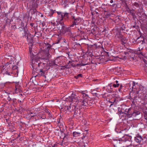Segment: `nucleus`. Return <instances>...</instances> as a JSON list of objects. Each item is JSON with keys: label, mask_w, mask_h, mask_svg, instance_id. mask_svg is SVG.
Listing matches in <instances>:
<instances>
[{"label": "nucleus", "mask_w": 147, "mask_h": 147, "mask_svg": "<svg viewBox=\"0 0 147 147\" xmlns=\"http://www.w3.org/2000/svg\"><path fill=\"white\" fill-rule=\"evenodd\" d=\"M37 49L36 47H29V51L30 53V57L31 58V56H37L36 55H34L33 52L36 53V51Z\"/></svg>", "instance_id": "nucleus-10"}, {"label": "nucleus", "mask_w": 147, "mask_h": 147, "mask_svg": "<svg viewBox=\"0 0 147 147\" xmlns=\"http://www.w3.org/2000/svg\"><path fill=\"white\" fill-rule=\"evenodd\" d=\"M87 49L88 50L86 53L87 54H90V53L91 55L93 49V48L92 47H88Z\"/></svg>", "instance_id": "nucleus-16"}, {"label": "nucleus", "mask_w": 147, "mask_h": 147, "mask_svg": "<svg viewBox=\"0 0 147 147\" xmlns=\"http://www.w3.org/2000/svg\"><path fill=\"white\" fill-rule=\"evenodd\" d=\"M124 49L126 51H124V53L126 55V54L128 53L129 54L130 53H135V52H137L138 51H140L141 50L143 49V48L141 47V48H139L138 49L135 50V51L132 50L131 49H129V48H126V47H123Z\"/></svg>", "instance_id": "nucleus-9"}, {"label": "nucleus", "mask_w": 147, "mask_h": 147, "mask_svg": "<svg viewBox=\"0 0 147 147\" xmlns=\"http://www.w3.org/2000/svg\"><path fill=\"white\" fill-rule=\"evenodd\" d=\"M80 134V133L79 132H74L73 133V136L74 137H77L79 135V134Z\"/></svg>", "instance_id": "nucleus-19"}, {"label": "nucleus", "mask_w": 147, "mask_h": 147, "mask_svg": "<svg viewBox=\"0 0 147 147\" xmlns=\"http://www.w3.org/2000/svg\"><path fill=\"white\" fill-rule=\"evenodd\" d=\"M14 67H15V68H14V69H16V66H15L14 67H13L12 68H13Z\"/></svg>", "instance_id": "nucleus-37"}, {"label": "nucleus", "mask_w": 147, "mask_h": 147, "mask_svg": "<svg viewBox=\"0 0 147 147\" xmlns=\"http://www.w3.org/2000/svg\"><path fill=\"white\" fill-rule=\"evenodd\" d=\"M31 26H33V23H30V24Z\"/></svg>", "instance_id": "nucleus-32"}, {"label": "nucleus", "mask_w": 147, "mask_h": 147, "mask_svg": "<svg viewBox=\"0 0 147 147\" xmlns=\"http://www.w3.org/2000/svg\"><path fill=\"white\" fill-rule=\"evenodd\" d=\"M72 18L74 20L73 21V24L71 26V27H73L74 25H78L81 22V20L80 18H75L74 16H73Z\"/></svg>", "instance_id": "nucleus-11"}, {"label": "nucleus", "mask_w": 147, "mask_h": 147, "mask_svg": "<svg viewBox=\"0 0 147 147\" xmlns=\"http://www.w3.org/2000/svg\"><path fill=\"white\" fill-rule=\"evenodd\" d=\"M10 65H11V64H10V65H9V67H10Z\"/></svg>", "instance_id": "nucleus-40"}, {"label": "nucleus", "mask_w": 147, "mask_h": 147, "mask_svg": "<svg viewBox=\"0 0 147 147\" xmlns=\"http://www.w3.org/2000/svg\"><path fill=\"white\" fill-rule=\"evenodd\" d=\"M67 99V100H69L70 102H72V104L73 105L76 104L77 106H81V105H79V102H80V97L79 96H77L75 94L72 93L71 96H69L68 98H66Z\"/></svg>", "instance_id": "nucleus-6"}, {"label": "nucleus", "mask_w": 147, "mask_h": 147, "mask_svg": "<svg viewBox=\"0 0 147 147\" xmlns=\"http://www.w3.org/2000/svg\"><path fill=\"white\" fill-rule=\"evenodd\" d=\"M145 115H146V116H146V118L145 119H147V114H146Z\"/></svg>", "instance_id": "nucleus-34"}, {"label": "nucleus", "mask_w": 147, "mask_h": 147, "mask_svg": "<svg viewBox=\"0 0 147 147\" xmlns=\"http://www.w3.org/2000/svg\"><path fill=\"white\" fill-rule=\"evenodd\" d=\"M82 75L81 74H78L77 76H75V77L76 79H78V78L79 77H82Z\"/></svg>", "instance_id": "nucleus-20"}, {"label": "nucleus", "mask_w": 147, "mask_h": 147, "mask_svg": "<svg viewBox=\"0 0 147 147\" xmlns=\"http://www.w3.org/2000/svg\"><path fill=\"white\" fill-rule=\"evenodd\" d=\"M77 107H79L78 106H77L76 104L73 105L71 104L70 105L69 107L67 106V109L71 112L73 111H74L75 109H76V108Z\"/></svg>", "instance_id": "nucleus-12"}, {"label": "nucleus", "mask_w": 147, "mask_h": 147, "mask_svg": "<svg viewBox=\"0 0 147 147\" xmlns=\"http://www.w3.org/2000/svg\"><path fill=\"white\" fill-rule=\"evenodd\" d=\"M131 110L130 109H127V107L124 105H122L120 107L118 108V114L121 115L122 114H124L127 115L128 117H130L132 116V115H134V112L133 113H130V111Z\"/></svg>", "instance_id": "nucleus-4"}, {"label": "nucleus", "mask_w": 147, "mask_h": 147, "mask_svg": "<svg viewBox=\"0 0 147 147\" xmlns=\"http://www.w3.org/2000/svg\"><path fill=\"white\" fill-rule=\"evenodd\" d=\"M84 132H86V134L87 133V131L86 130Z\"/></svg>", "instance_id": "nucleus-39"}, {"label": "nucleus", "mask_w": 147, "mask_h": 147, "mask_svg": "<svg viewBox=\"0 0 147 147\" xmlns=\"http://www.w3.org/2000/svg\"><path fill=\"white\" fill-rule=\"evenodd\" d=\"M11 57V56H10V55H8V56H7V57L6 58H7L8 59H9V58L10 57Z\"/></svg>", "instance_id": "nucleus-26"}, {"label": "nucleus", "mask_w": 147, "mask_h": 147, "mask_svg": "<svg viewBox=\"0 0 147 147\" xmlns=\"http://www.w3.org/2000/svg\"><path fill=\"white\" fill-rule=\"evenodd\" d=\"M6 67L5 66H0V74L2 72H3V74H4L6 72L7 74H8V75H9V73L8 72L6 71V69H5Z\"/></svg>", "instance_id": "nucleus-14"}, {"label": "nucleus", "mask_w": 147, "mask_h": 147, "mask_svg": "<svg viewBox=\"0 0 147 147\" xmlns=\"http://www.w3.org/2000/svg\"><path fill=\"white\" fill-rule=\"evenodd\" d=\"M134 5L136 6H137L138 5V3H134Z\"/></svg>", "instance_id": "nucleus-28"}, {"label": "nucleus", "mask_w": 147, "mask_h": 147, "mask_svg": "<svg viewBox=\"0 0 147 147\" xmlns=\"http://www.w3.org/2000/svg\"><path fill=\"white\" fill-rule=\"evenodd\" d=\"M142 142L144 143L147 140V136H144L142 137Z\"/></svg>", "instance_id": "nucleus-18"}, {"label": "nucleus", "mask_w": 147, "mask_h": 147, "mask_svg": "<svg viewBox=\"0 0 147 147\" xmlns=\"http://www.w3.org/2000/svg\"><path fill=\"white\" fill-rule=\"evenodd\" d=\"M95 91L94 90L92 91V93L93 94H95L96 95L97 94V93L96 92H95L94 91Z\"/></svg>", "instance_id": "nucleus-23"}, {"label": "nucleus", "mask_w": 147, "mask_h": 147, "mask_svg": "<svg viewBox=\"0 0 147 147\" xmlns=\"http://www.w3.org/2000/svg\"><path fill=\"white\" fill-rule=\"evenodd\" d=\"M46 112H47V113H48L49 114L50 113L49 112L48 110H47L46 111Z\"/></svg>", "instance_id": "nucleus-33"}, {"label": "nucleus", "mask_w": 147, "mask_h": 147, "mask_svg": "<svg viewBox=\"0 0 147 147\" xmlns=\"http://www.w3.org/2000/svg\"><path fill=\"white\" fill-rule=\"evenodd\" d=\"M86 65L85 64H82L81 65V66H84V65Z\"/></svg>", "instance_id": "nucleus-31"}, {"label": "nucleus", "mask_w": 147, "mask_h": 147, "mask_svg": "<svg viewBox=\"0 0 147 147\" xmlns=\"http://www.w3.org/2000/svg\"><path fill=\"white\" fill-rule=\"evenodd\" d=\"M142 90H143V88H142Z\"/></svg>", "instance_id": "nucleus-46"}, {"label": "nucleus", "mask_w": 147, "mask_h": 147, "mask_svg": "<svg viewBox=\"0 0 147 147\" xmlns=\"http://www.w3.org/2000/svg\"><path fill=\"white\" fill-rule=\"evenodd\" d=\"M36 72L38 74L36 75V76H34L35 77H36L37 76L39 75L41 76H43L45 78H46V76L44 75L45 74V72L44 71L43 69H40L38 72Z\"/></svg>", "instance_id": "nucleus-13"}, {"label": "nucleus", "mask_w": 147, "mask_h": 147, "mask_svg": "<svg viewBox=\"0 0 147 147\" xmlns=\"http://www.w3.org/2000/svg\"><path fill=\"white\" fill-rule=\"evenodd\" d=\"M65 136L64 137V138H67L68 136L67 135V134H64Z\"/></svg>", "instance_id": "nucleus-24"}, {"label": "nucleus", "mask_w": 147, "mask_h": 147, "mask_svg": "<svg viewBox=\"0 0 147 147\" xmlns=\"http://www.w3.org/2000/svg\"><path fill=\"white\" fill-rule=\"evenodd\" d=\"M135 85V82H132V85L133 86H134Z\"/></svg>", "instance_id": "nucleus-27"}, {"label": "nucleus", "mask_w": 147, "mask_h": 147, "mask_svg": "<svg viewBox=\"0 0 147 147\" xmlns=\"http://www.w3.org/2000/svg\"><path fill=\"white\" fill-rule=\"evenodd\" d=\"M11 98L9 97V96L8 97L7 99L9 101L11 100Z\"/></svg>", "instance_id": "nucleus-25"}, {"label": "nucleus", "mask_w": 147, "mask_h": 147, "mask_svg": "<svg viewBox=\"0 0 147 147\" xmlns=\"http://www.w3.org/2000/svg\"><path fill=\"white\" fill-rule=\"evenodd\" d=\"M146 92L144 91L142 92L141 88L138 91L136 92H131L129 94L130 96L132 99L134 100H137V97L141 98L144 95L146 94Z\"/></svg>", "instance_id": "nucleus-7"}, {"label": "nucleus", "mask_w": 147, "mask_h": 147, "mask_svg": "<svg viewBox=\"0 0 147 147\" xmlns=\"http://www.w3.org/2000/svg\"><path fill=\"white\" fill-rule=\"evenodd\" d=\"M50 49V47H42L38 53L37 56H31L32 64L31 66L33 68V71L36 72L38 70H36V67L38 66L39 68L40 66L42 67L44 63L41 62L38 63V60L39 59H45L48 58L49 55V51Z\"/></svg>", "instance_id": "nucleus-1"}, {"label": "nucleus", "mask_w": 147, "mask_h": 147, "mask_svg": "<svg viewBox=\"0 0 147 147\" xmlns=\"http://www.w3.org/2000/svg\"><path fill=\"white\" fill-rule=\"evenodd\" d=\"M118 82L116 80V83L117 84H118Z\"/></svg>", "instance_id": "nucleus-36"}, {"label": "nucleus", "mask_w": 147, "mask_h": 147, "mask_svg": "<svg viewBox=\"0 0 147 147\" xmlns=\"http://www.w3.org/2000/svg\"><path fill=\"white\" fill-rule=\"evenodd\" d=\"M38 110V109H37V108H36V109H35V111H37Z\"/></svg>", "instance_id": "nucleus-38"}, {"label": "nucleus", "mask_w": 147, "mask_h": 147, "mask_svg": "<svg viewBox=\"0 0 147 147\" xmlns=\"http://www.w3.org/2000/svg\"><path fill=\"white\" fill-rule=\"evenodd\" d=\"M139 54H142V53L141 52H139Z\"/></svg>", "instance_id": "nucleus-35"}, {"label": "nucleus", "mask_w": 147, "mask_h": 147, "mask_svg": "<svg viewBox=\"0 0 147 147\" xmlns=\"http://www.w3.org/2000/svg\"><path fill=\"white\" fill-rule=\"evenodd\" d=\"M31 114H32L33 113H32V112H31Z\"/></svg>", "instance_id": "nucleus-44"}, {"label": "nucleus", "mask_w": 147, "mask_h": 147, "mask_svg": "<svg viewBox=\"0 0 147 147\" xmlns=\"http://www.w3.org/2000/svg\"><path fill=\"white\" fill-rule=\"evenodd\" d=\"M78 107H77L76 108V109L74 110V116L77 119H80L82 118V114L81 113L80 108Z\"/></svg>", "instance_id": "nucleus-8"}, {"label": "nucleus", "mask_w": 147, "mask_h": 147, "mask_svg": "<svg viewBox=\"0 0 147 147\" xmlns=\"http://www.w3.org/2000/svg\"><path fill=\"white\" fill-rule=\"evenodd\" d=\"M135 140L136 142L140 143L142 141V137L139 136L135 138Z\"/></svg>", "instance_id": "nucleus-17"}, {"label": "nucleus", "mask_w": 147, "mask_h": 147, "mask_svg": "<svg viewBox=\"0 0 147 147\" xmlns=\"http://www.w3.org/2000/svg\"><path fill=\"white\" fill-rule=\"evenodd\" d=\"M36 112L34 113V115L33 116H34L36 115Z\"/></svg>", "instance_id": "nucleus-29"}, {"label": "nucleus", "mask_w": 147, "mask_h": 147, "mask_svg": "<svg viewBox=\"0 0 147 147\" xmlns=\"http://www.w3.org/2000/svg\"><path fill=\"white\" fill-rule=\"evenodd\" d=\"M113 105V104H111V105H110V107L111 106V105Z\"/></svg>", "instance_id": "nucleus-41"}, {"label": "nucleus", "mask_w": 147, "mask_h": 147, "mask_svg": "<svg viewBox=\"0 0 147 147\" xmlns=\"http://www.w3.org/2000/svg\"><path fill=\"white\" fill-rule=\"evenodd\" d=\"M119 84H113V86L114 87H118L119 86Z\"/></svg>", "instance_id": "nucleus-21"}, {"label": "nucleus", "mask_w": 147, "mask_h": 147, "mask_svg": "<svg viewBox=\"0 0 147 147\" xmlns=\"http://www.w3.org/2000/svg\"><path fill=\"white\" fill-rule=\"evenodd\" d=\"M82 98L80 99V102L78 103L79 105H81V106L83 108L86 109L89 106L91 105L92 103L88 99V96L87 94L82 92Z\"/></svg>", "instance_id": "nucleus-3"}, {"label": "nucleus", "mask_w": 147, "mask_h": 147, "mask_svg": "<svg viewBox=\"0 0 147 147\" xmlns=\"http://www.w3.org/2000/svg\"><path fill=\"white\" fill-rule=\"evenodd\" d=\"M115 100L113 102V104H114V103H115Z\"/></svg>", "instance_id": "nucleus-42"}, {"label": "nucleus", "mask_w": 147, "mask_h": 147, "mask_svg": "<svg viewBox=\"0 0 147 147\" xmlns=\"http://www.w3.org/2000/svg\"><path fill=\"white\" fill-rule=\"evenodd\" d=\"M119 142V141H117L115 142L114 145L115 147H125L123 146V145L120 143Z\"/></svg>", "instance_id": "nucleus-15"}, {"label": "nucleus", "mask_w": 147, "mask_h": 147, "mask_svg": "<svg viewBox=\"0 0 147 147\" xmlns=\"http://www.w3.org/2000/svg\"><path fill=\"white\" fill-rule=\"evenodd\" d=\"M122 87V85H120V88L118 89V90H119V91H121V90H120L121 89Z\"/></svg>", "instance_id": "nucleus-22"}, {"label": "nucleus", "mask_w": 147, "mask_h": 147, "mask_svg": "<svg viewBox=\"0 0 147 147\" xmlns=\"http://www.w3.org/2000/svg\"><path fill=\"white\" fill-rule=\"evenodd\" d=\"M131 139V136L125 135L122 138H119V141L124 142L126 147H134V146L132 143Z\"/></svg>", "instance_id": "nucleus-5"}, {"label": "nucleus", "mask_w": 147, "mask_h": 147, "mask_svg": "<svg viewBox=\"0 0 147 147\" xmlns=\"http://www.w3.org/2000/svg\"><path fill=\"white\" fill-rule=\"evenodd\" d=\"M20 103H21L22 102V101H20Z\"/></svg>", "instance_id": "nucleus-43"}, {"label": "nucleus", "mask_w": 147, "mask_h": 147, "mask_svg": "<svg viewBox=\"0 0 147 147\" xmlns=\"http://www.w3.org/2000/svg\"><path fill=\"white\" fill-rule=\"evenodd\" d=\"M110 3H112L113 2V1L112 0H111L110 1Z\"/></svg>", "instance_id": "nucleus-30"}, {"label": "nucleus", "mask_w": 147, "mask_h": 147, "mask_svg": "<svg viewBox=\"0 0 147 147\" xmlns=\"http://www.w3.org/2000/svg\"><path fill=\"white\" fill-rule=\"evenodd\" d=\"M57 13L58 15L57 16V22L58 23L60 24L61 26V29L60 30V31L62 32H63L65 31V26L63 22V18L64 17H65L67 18H69L68 13H63L61 12L57 11Z\"/></svg>", "instance_id": "nucleus-2"}, {"label": "nucleus", "mask_w": 147, "mask_h": 147, "mask_svg": "<svg viewBox=\"0 0 147 147\" xmlns=\"http://www.w3.org/2000/svg\"><path fill=\"white\" fill-rule=\"evenodd\" d=\"M80 65V64H77V65Z\"/></svg>", "instance_id": "nucleus-45"}]
</instances>
